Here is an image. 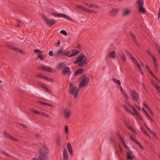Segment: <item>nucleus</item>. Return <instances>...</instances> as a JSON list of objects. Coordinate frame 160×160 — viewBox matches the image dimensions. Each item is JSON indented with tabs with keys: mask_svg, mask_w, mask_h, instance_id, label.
Returning <instances> with one entry per match:
<instances>
[{
	"mask_svg": "<svg viewBox=\"0 0 160 160\" xmlns=\"http://www.w3.org/2000/svg\"><path fill=\"white\" fill-rule=\"evenodd\" d=\"M63 159L64 160H68V155L67 151L66 149L63 150Z\"/></svg>",
	"mask_w": 160,
	"mask_h": 160,
	"instance_id": "nucleus-20",
	"label": "nucleus"
},
{
	"mask_svg": "<svg viewBox=\"0 0 160 160\" xmlns=\"http://www.w3.org/2000/svg\"><path fill=\"white\" fill-rule=\"evenodd\" d=\"M129 138L131 140L134 142L136 143V144L137 143V142H138L134 138L133 136H130Z\"/></svg>",
	"mask_w": 160,
	"mask_h": 160,
	"instance_id": "nucleus-30",
	"label": "nucleus"
},
{
	"mask_svg": "<svg viewBox=\"0 0 160 160\" xmlns=\"http://www.w3.org/2000/svg\"><path fill=\"white\" fill-rule=\"evenodd\" d=\"M38 58H39L41 60H42L45 58V55L44 54H39L38 57Z\"/></svg>",
	"mask_w": 160,
	"mask_h": 160,
	"instance_id": "nucleus-29",
	"label": "nucleus"
},
{
	"mask_svg": "<svg viewBox=\"0 0 160 160\" xmlns=\"http://www.w3.org/2000/svg\"><path fill=\"white\" fill-rule=\"evenodd\" d=\"M142 110L145 113L146 116L148 114L147 111L144 109L143 108H142Z\"/></svg>",
	"mask_w": 160,
	"mask_h": 160,
	"instance_id": "nucleus-53",
	"label": "nucleus"
},
{
	"mask_svg": "<svg viewBox=\"0 0 160 160\" xmlns=\"http://www.w3.org/2000/svg\"><path fill=\"white\" fill-rule=\"evenodd\" d=\"M60 33L63 34V35L66 36L67 35V32L64 30H61L60 32Z\"/></svg>",
	"mask_w": 160,
	"mask_h": 160,
	"instance_id": "nucleus-37",
	"label": "nucleus"
},
{
	"mask_svg": "<svg viewBox=\"0 0 160 160\" xmlns=\"http://www.w3.org/2000/svg\"><path fill=\"white\" fill-rule=\"evenodd\" d=\"M32 112L35 113L36 114H40V113H41V112L38 111L36 110H33Z\"/></svg>",
	"mask_w": 160,
	"mask_h": 160,
	"instance_id": "nucleus-38",
	"label": "nucleus"
},
{
	"mask_svg": "<svg viewBox=\"0 0 160 160\" xmlns=\"http://www.w3.org/2000/svg\"><path fill=\"white\" fill-rule=\"evenodd\" d=\"M134 62V64L136 66H137L138 67V68H139V67L140 66V65L138 63V62H137V60L135 61Z\"/></svg>",
	"mask_w": 160,
	"mask_h": 160,
	"instance_id": "nucleus-45",
	"label": "nucleus"
},
{
	"mask_svg": "<svg viewBox=\"0 0 160 160\" xmlns=\"http://www.w3.org/2000/svg\"><path fill=\"white\" fill-rule=\"evenodd\" d=\"M57 16L58 17L64 18L67 20H71L72 19L69 17L68 16L63 13H60L57 14Z\"/></svg>",
	"mask_w": 160,
	"mask_h": 160,
	"instance_id": "nucleus-15",
	"label": "nucleus"
},
{
	"mask_svg": "<svg viewBox=\"0 0 160 160\" xmlns=\"http://www.w3.org/2000/svg\"><path fill=\"white\" fill-rule=\"evenodd\" d=\"M148 53L150 56L152 58L153 57H155L153 55L152 53L148 50H147L146 51Z\"/></svg>",
	"mask_w": 160,
	"mask_h": 160,
	"instance_id": "nucleus-36",
	"label": "nucleus"
},
{
	"mask_svg": "<svg viewBox=\"0 0 160 160\" xmlns=\"http://www.w3.org/2000/svg\"><path fill=\"white\" fill-rule=\"evenodd\" d=\"M130 11L128 8H125L122 11V15L123 16H126L129 14Z\"/></svg>",
	"mask_w": 160,
	"mask_h": 160,
	"instance_id": "nucleus-17",
	"label": "nucleus"
},
{
	"mask_svg": "<svg viewBox=\"0 0 160 160\" xmlns=\"http://www.w3.org/2000/svg\"><path fill=\"white\" fill-rule=\"evenodd\" d=\"M48 150L47 146H43L41 149L38 160H47L48 159Z\"/></svg>",
	"mask_w": 160,
	"mask_h": 160,
	"instance_id": "nucleus-2",
	"label": "nucleus"
},
{
	"mask_svg": "<svg viewBox=\"0 0 160 160\" xmlns=\"http://www.w3.org/2000/svg\"><path fill=\"white\" fill-rule=\"evenodd\" d=\"M151 84L155 87L158 85L157 83L156 82H154L153 80H151Z\"/></svg>",
	"mask_w": 160,
	"mask_h": 160,
	"instance_id": "nucleus-34",
	"label": "nucleus"
},
{
	"mask_svg": "<svg viewBox=\"0 0 160 160\" xmlns=\"http://www.w3.org/2000/svg\"><path fill=\"white\" fill-rule=\"evenodd\" d=\"M47 105H48L49 106H50V107H53V108H54L55 107L54 106L52 105V104H49L48 103H47Z\"/></svg>",
	"mask_w": 160,
	"mask_h": 160,
	"instance_id": "nucleus-59",
	"label": "nucleus"
},
{
	"mask_svg": "<svg viewBox=\"0 0 160 160\" xmlns=\"http://www.w3.org/2000/svg\"><path fill=\"white\" fill-rule=\"evenodd\" d=\"M123 94L124 97L126 98V99H128V97L127 95L124 92L122 93Z\"/></svg>",
	"mask_w": 160,
	"mask_h": 160,
	"instance_id": "nucleus-57",
	"label": "nucleus"
},
{
	"mask_svg": "<svg viewBox=\"0 0 160 160\" xmlns=\"http://www.w3.org/2000/svg\"><path fill=\"white\" fill-rule=\"evenodd\" d=\"M94 6H95V5L91 4L89 5L88 6V7H90V8H92V7H94Z\"/></svg>",
	"mask_w": 160,
	"mask_h": 160,
	"instance_id": "nucleus-61",
	"label": "nucleus"
},
{
	"mask_svg": "<svg viewBox=\"0 0 160 160\" xmlns=\"http://www.w3.org/2000/svg\"><path fill=\"white\" fill-rule=\"evenodd\" d=\"M146 116L148 118V119L149 120H150V121H153L152 119V118H151V117L149 116V114L148 115H147Z\"/></svg>",
	"mask_w": 160,
	"mask_h": 160,
	"instance_id": "nucleus-55",
	"label": "nucleus"
},
{
	"mask_svg": "<svg viewBox=\"0 0 160 160\" xmlns=\"http://www.w3.org/2000/svg\"><path fill=\"white\" fill-rule=\"evenodd\" d=\"M44 78L47 80V81H51V82H53L54 81V80L53 79H52V78H49L48 77H47L46 76H45L44 77Z\"/></svg>",
	"mask_w": 160,
	"mask_h": 160,
	"instance_id": "nucleus-32",
	"label": "nucleus"
},
{
	"mask_svg": "<svg viewBox=\"0 0 160 160\" xmlns=\"http://www.w3.org/2000/svg\"><path fill=\"white\" fill-rule=\"evenodd\" d=\"M56 140L57 144L59 145H61V142L60 137L59 136H57Z\"/></svg>",
	"mask_w": 160,
	"mask_h": 160,
	"instance_id": "nucleus-25",
	"label": "nucleus"
},
{
	"mask_svg": "<svg viewBox=\"0 0 160 160\" xmlns=\"http://www.w3.org/2000/svg\"><path fill=\"white\" fill-rule=\"evenodd\" d=\"M145 127L147 128L149 131L150 133L153 136H155L156 135V134L153 131H152L150 128L148 127L147 126H146Z\"/></svg>",
	"mask_w": 160,
	"mask_h": 160,
	"instance_id": "nucleus-28",
	"label": "nucleus"
},
{
	"mask_svg": "<svg viewBox=\"0 0 160 160\" xmlns=\"http://www.w3.org/2000/svg\"><path fill=\"white\" fill-rule=\"evenodd\" d=\"M62 73L64 75L68 74L69 77L71 74V71L69 67H66L62 70Z\"/></svg>",
	"mask_w": 160,
	"mask_h": 160,
	"instance_id": "nucleus-7",
	"label": "nucleus"
},
{
	"mask_svg": "<svg viewBox=\"0 0 160 160\" xmlns=\"http://www.w3.org/2000/svg\"><path fill=\"white\" fill-rule=\"evenodd\" d=\"M75 7L78 8H80L82 10V9H83V8L84 7L83 6H80L78 4H77L75 5Z\"/></svg>",
	"mask_w": 160,
	"mask_h": 160,
	"instance_id": "nucleus-40",
	"label": "nucleus"
},
{
	"mask_svg": "<svg viewBox=\"0 0 160 160\" xmlns=\"http://www.w3.org/2000/svg\"><path fill=\"white\" fill-rule=\"evenodd\" d=\"M49 55L50 56H52L53 55V53L52 51H50L49 52Z\"/></svg>",
	"mask_w": 160,
	"mask_h": 160,
	"instance_id": "nucleus-60",
	"label": "nucleus"
},
{
	"mask_svg": "<svg viewBox=\"0 0 160 160\" xmlns=\"http://www.w3.org/2000/svg\"><path fill=\"white\" fill-rule=\"evenodd\" d=\"M63 117L66 119H69L71 116V112L70 110L67 108H63Z\"/></svg>",
	"mask_w": 160,
	"mask_h": 160,
	"instance_id": "nucleus-6",
	"label": "nucleus"
},
{
	"mask_svg": "<svg viewBox=\"0 0 160 160\" xmlns=\"http://www.w3.org/2000/svg\"><path fill=\"white\" fill-rule=\"evenodd\" d=\"M19 125L23 127L24 128H28V127L27 126H26V125H24L23 124H19Z\"/></svg>",
	"mask_w": 160,
	"mask_h": 160,
	"instance_id": "nucleus-56",
	"label": "nucleus"
},
{
	"mask_svg": "<svg viewBox=\"0 0 160 160\" xmlns=\"http://www.w3.org/2000/svg\"><path fill=\"white\" fill-rule=\"evenodd\" d=\"M87 59V56L85 55L82 54L78 57L74 63V64L78 63L79 66L82 67L88 63Z\"/></svg>",
	"mask_w": 160,
	"mask_h": 160,
	"instance_id": "nucleus-1",
	"label": "nucleus"
},
{
	"mask_svg": "<svg viewBox=\"0 0 160 160\" xmlns=\"http://www.w3.org/2000/svg\"><path fill=\"white\" fill-rule=\"evenodd\" d=\"M115 52L113 51L109 55V57L112 58H114L115 57Z\"/></svg>",
	"mask_w": 160,
	"mask_h": 160,
	"instance_id": "nucleus-24",
	"label": "nucleus"
},
{
	"mask_svg": "<svg viewBox=\"0 0 160 160\" xmlns=\"http://www.w3.org/2000/svg\"><path fill=\"white\" fill-rule=\"evenodd\" d=\"M154 43L155 44L156 48L158 50V49H160L159 46L158 44L157 43H156L155 42H154Z\"/></svg>",
	"mask_w": 160,
	"mask_h": 160,
	"instance_id": "nucleus-46",
	"label": "nucleus"
},
{
	"mask_svg": "<svg viewBox=\"0 0 160 160\" xmlns=\"http://www.w3.org/2000/svg\"><path fill=\"white\" fill-rule=\"evenodd\" d=\"M81 89L79 88V87L78 88L76 87H74L71 89L70 93L73 95L74 98H76L77 97L78 92Z\"/></svg>",
	"mask_w": 160,
	"mask_h": 160,
	"instance_id": "nucleus-5",
	"label": "nucleus"
},
{
	"mask_svg": "<svg viewBox=\"0 0 160 160\" xmlns=\"http://www.w3.org/2000/svg\"><path fill=\"white\" fill-rule=\"evenodd\" d=\"M38 102L41 104H42L44 105H47V103L41 101H39Z\"/></svg>",
	"mask_w": 160,
	"mask_h": 160,
	"instance_id": "nucleus-50",
	"label": "nucleus"
},
{
	"mask_svg": "<svg viewBox=\"0 0 160 160\" xmlns=\"http://www.w3.org/2000/svg\"><path fill=\"white\" fill-rule=\"evenodd\" d=\"M41 18L45 22L46 24L49 26H51L53 25L55 22V21L53 19H49L47 18L46 16L44 14L41 15Z\"/></svg>",
	"mask_w": 160,
	"mask_h": 160,
	"instance_id": "nucleus-4",
	"label": "nucleus"
},
{
	"mask_svg": "<svg viewBox=\"0 0 160 160\" xmlns=\"http://www.w3.org/2000/svg\"><path fill=\"white\" fill-rule=\"evenodd\" d=\"M154 78L156 79V80L160 84V80H159L155 76H154Z\"/></svg>",
	"mask_w": 160,
	"mask_h": 160,
	"instance_id": "nucleus-62",
	"label": "nucleus"
},
{
	"mask_svg": "<svg viewBox=\"0 0 160 160\" xmlns=\"http://www.w3.org/2000/svg\"><path fill=\"white\" fill-rule=\"evenodd\" d=\"M134 114L136 115L137 116L139 114L138 112H137V111L136 110H135V111H134Z\"/></svg>",
	"mask_w": 160,
	"mask_h": 160,
	"instance_id": "nucleus-58",
	"label": "nucleus"
},
{
	"mask_svg": "<svg viewBox=\"0 0 160 160\" xmlns=\"http://www.w3.org/2000/svg\"><path fill=\"white\" fill-rule=\"evenodd\" d=\"M82 10L86 12H88V11H89L88 9L84 7Z\"/></svg>",
	"mask_w": 160,
	"mask_h": 160,
	"instance_id": "nucleus-51",
	"label": "nucleus"
},
{
	"mask_svg": "<svg viewBox=\"0 0 160 160\" xmlns=\"http://www.w3.org/2000/svg\"><path fill=\"white\" fill-rule=\"evenodd\" d=\"M118 135L119 139L121 141V143L123 144L125 148L126 149H128V148L126 145L125 142L119 133H118Z\"/></svg>",
	"mask_w": 160,
	"mask_h": 160,
	"instance_id": "nucleus-12",
	"label": "nucleus"
},
{
	"mask_svg": "<svg viewBox=\"0 0 160 160\" xmlns=\"http://www.w3.org/2000/svg\"><path fill=\"white\" fill-rule=\"evenodd\" d=\"M132 152L131 151L126 152V158L128 160H131L133 158V157L131 155Z\"/></svg>",
	"mask_w": 160,
	"mask_h": 160,
	"instance_id": "nucleus-16",
	"label": "nucleus"
},
{
	"mask_svg": "<svg viewBox=\"0 0 160 160\" xmlns=\"http://www.w3.org/2000/svg\"><path fill=\"white\" fill-rule=\"evenodd\" d=\"M143 1L142 0H138L137 2V5L138 6L140 7L143 6Z\"/></svg>",
	"mask_w": 160,
	"mask_h": 160,
	"instance_id": "nucleus-26",
	"label": "nucleus"
},
{
	"mask_svg": "<svg viewBox=\"0 0 160 160\" xmlns=\"http://www.w3.org/2000/svg\"><path fill=\"white\" fill-rule=\"evenodd\" d=\"M34 52H35V53H41L42 52L39 50H38V49H35V50H34Z\"/></svg>",
	"mask_w": 160,
	"mask_h": 160,
	"instance_id": "nucleus-47",
	"label": "nucleus"
},
{
	"mask_svg": "<svg viewBox=\"0 0 160 160\" xmlns=\"http://www.w3.org/2000/svg\"><path fill=\"white\" fill-rule=\"evenodd\" d=\"M131 93L132 99L134 100H137L138 99V95L133 90L131 91Z\"/></svg>",
	"mask_w": 160,
	"mask_h": 160,
	"instance_id": "nucleus-11",
	"label": "nucleus"
},
{
	"mask_svg": "<svg viewBox=\"0 0 160 160\" xmlns=\"http://www.w3.org/2000/svg\"><path fill=\"white\" fill-rule=\"evenodd\" d=\"M39 69H42L46 72H55V70L51 68L48 67L46 66H42L39 67Z\"/></svg>",
	"mask_w": 160,
	"mask_h": 160,
	"instance_id": "nucleus-9",
	"label": "nucleus"
},
{
	"mask_svg": "<svg viewBox=\"0 0 160 160\" xmlns=\"http://www.w3.org/2000/svg\"><path fill=\"white\" fill-rule=\"evenodd\" d=\"M112 80H113L114 82H115V83H117L119 86H120L121 82H120V81L119 80H117L115 78H113L112 79Z\"/></svg>",
	"mask_w": 160,
	"mask_h": 160,
	"instance_id": "nucleus-27",
	"label": "nucleus"
},
{
	"mask_svg": "<svg viewBox=\"0 0 160 160\" xmlns=\"http://www.w3.org/2000/svg\"><path fill=\"white\" fill-rule=\"evenodd\" d=\"M153 60V64L155 66V68L157 69L158 66V62L156 59V58L154 57H153L152 58Z\"/></svg>",
	"mask_w": 160,
	"mask_h": 160,
	"instance_id": "nucleus-21",
	"label": "nucleus"
},
{
	"mask_svg": "<svg viewBox=\"0 0 160 160\" xmlns=\"http://www.w3.org/2000/svg\"><path fill=\"white\" fill-rule=\"evenodd\" d=\"M119 9L118 8H112L110 12V14L112 16H114L117 14H118Z\"/></svg>",
	"mask_w": 160,
	"mask_h": 160,
	"instance_id": "nucleus-13",
	"label": "nucleus"
},
{
	"mask_svg": "<svg viewBox=\"0 0 160 160\" xmlns=\"http://www.w3.org/2000/svg\"><path fill=\"white\" fill-rule=\"evenodd\" d=\"M83 71L84 70L82 68H80L77 70L76 72H75L74 74L75 76L77 75L78 74L82 73L83 72Z\"/></svg>",
	"mask_w": 160,
	"mask_h": 160,
	"instance_id": "nucleus-23",
	"label": "nucleus"
},
{
	"mask_svg": "<svg viewBox=\"0 0 160 160\" xmlns=\"http://www.w3.org/2000/svg\"><path fill=\"white\" fill-rule=\"evenodd\" d=\"M128 128L132 132H135V130L133 128L129 126L128 127Z\"/></svg>",
	"mask_w": 160,
	"mask_h": 160,
	"instance_id": "nucleus-43",
	"label": "nucleus"
},
{
	"mask_svg": "<svg viewBox=\"0 0 160 160\" xmlns=\"http://www.w3.org/2000/svg\"><path fill=\"white\" fill-rule=\"evenodd\" d=\"M65 133L67 134L68 131V127L67 126L65 125Z\"/></svg>",
	"mask_w": 160,
	"mask_h": 160,
	"instance_id": "nucleus-49",
	"label": "nucleus"
},
{
	"mask_svg": "<svg viewBox=\"0 0 160 160\" xmlns=\"http://www.w3.org/2000/svg\"><path fill=\"white\" fill-rule=\"evenodd\" d=\"M9 138L13 141H18V139L17 138H15L10 135L9 136Z\"/></svg>",
	"mask_w": 160,
	"mask_h": 160,
	"instance_id": "nucleus-33",
	"label": "nucleus"
},
{
	"mask_svg": "<svg viewBox=\"0 0 160 160\" xmlns=\"http://www.w3.org/2000/svg\"><path fill=\"white\" fill-rule=\"evenodd\" d=\"M146 69L147 70L149 73L150 72V71H151L148 65H146L145 67Z\"/></svg>",
	"mask_w": 160,
	"mask_h": 160,
	"instance_id": "nucleus-52",
	"label": "nucleus"
},
{
	"mask_svg": "<svg viewBox=\"0 0 160 160\" xmlns=\"http://www.w3.org/2000/svg\"><path fill=\"white\" fill-rule=\"evenodd\" d=\"M79 52V51L75 49L72 50L71 51H68L67 52V56L70 57L75 56Z\"/></svg>",
	"mask_w": 160,
	"mask_h": 160,
	"instance_id": "nucleus-8",
	"label": "nucleus"
},
{
	"mask_svg": "<svg viewBox=\"0 0 160 160\" xmlns=\"http://www.w3.org/2000/svg\"><path fill=\"white\" fill-rule=\"evenodd\" d=\"M62 55L67 56V52H65L63 51Z\"/></svg>",
	"mask_w": 160,
	"mask_h": 160,
	"instance_id": "nucleus-63",
	"label": "nucleus"
},
{
	"mask_svg": "<svg viewBox=\"0 0 160 160\" xmlns=\"http://www.w3.org/2000/svg\"><path fill=\"white\" fill-rule=\"evenodd\" d=\"M142 131L143 132V133L144 134H145L146 136H149V134L146 131V130L143 129L142 130Z\"/></svg>",
	"mask_w": 160,
	"mask_h": 160,
	"instance_id": "nucleus-39",
	"label": "nucleus"
},
{
	"mask_svg": "<svg viewBox=\"0 0 160 160\" xmlns=\"http://www.w3.org/2000/svg\"><path fill=\"white\" fill-rule=\"evenodd\" d=\"M1 153L4 155L7 156L8 157L10 156V155L4 151H2Z\"/></svg>",
	"mask_w": 160,
	"mask_h": 160,
	"instance_id": "nucleus-35",
	"label": "nucleus"
},
{
	"mask_svg": "<svg viewBox=\"0 0 160 160\" xmlns=\"http://www.w3.org/2000/svg\"><path fill=\"white\" fill-rule=\"evenodd\" d=\"M137 145H138L140 148L142 149L143 148L142 145H141V144L138 142H137V143H136Z\"/></svg>",
	"mask_w": 160,
	"mask_h": 160,
	"instance_id": "nucleus-48",
	"label": "nucleus"
},
{
	"mask_svg": "<svg viewBox=\"0 0 160 160\" xmlns=\"http://www.w3.org/2000/svg\"><path fill=\"white\" fill-rule=\"evenodd\" d=\"M123 106L127 111L128 112L131 114H133V113L132 111H131L130 110H129L127 108V107L126 105H123Z\"/></svg>",
	"mask_w": 160,
	"mask_h": 160,
	"instance_id": "nucleus-31",
	"label": "nucleus"
},
{
	"mask_svg": "<svg viewBox=\"0 0 160 160\" xmlns=\"http://www.w3.org/2000/svg\"><path fill=\"white\" fill-rule=\"evenodd\" d=\"M63 49L61 48L59 50H58V54H60L61 55H62V53L63 52Z\"/></svg>",
	"mask_w": 160,
	"mask_h": 160,
	"instance_id": "nucleus-41",
	"label": "nucleus"
},
{
	"mask_svg": "<svg viewBox=\"0 0 160 160\" xmlns=\"http://www.w3.org/2000/svg\"><path fill=\"white\" fill-rule=\"evenodd\" d=\"M127 55L131 58L133 57L132 54L130 52L127 54Z\"/></svg>",
	"mask_w": 160,
	"mask_h": 160,
	"instance_id": "nucleus-54",
	"label": "nucleus"
},
{
	"mask_svg": "<svg viewBox=\"0 0 160 160\" xmlns=\"http://www.w3.org/2000/svg\"><path fill=\"white\" fill-rule=\"evenodd\" d=\"M118 54L120 57L122 58L123 62H124L126 61L127 59V57L125 53L122 50H121L118 52Z\"/></svg>",
	"mask_w": 160,
	"mask_h": 160,
	"instance_id": "nucleus-10",
	"label": "nucleus"
},
{
	"mask_svg": "<svg viewBox=\"0 0 160 160\" xmlns=\"http://www.w3.org/2000/svg\"><path fill=\"white\" fill-rule=\"evenodd\" d=\"M38 85L43 89H45V91L48 93H49L50 92V90L46 86L44 85L40 82L38 83Z\"/></svg>",
	"mask_w": 160,
	"mask_h": 160,
	"instance_id": "nucleus-18",
	"label": "nucleus"
},
{
	"mask_svg": "<svg viewBox=\"0 0 160 160\" xmlns=\"http://www.w3.org/2000/svg\"><path fill=\"white\" fill-rule=\"evenodd\" d=\"M66 65L64 62H62L59 63L58 68H59V69H61L66 67Z\"/></svg>",
	"mask_w": 160,
	"mask_h": 160,
	"instance_id": "nucleus-19",
	"label": "nucleus"
},
{
	"mask_svg": "<svg viewBox=\"0 0 160 160\" xmlns=\"http://www.w3.org/2000/svg\"><path fill=\"white\" fill-rule=\"evenodd\" d=\"M67 148L70 155L72 156L73 154V150L72 146L70 143H68L67 144Z\"/></svg>",
	"mask_w": 160,
	"mask_h": 160,
	"instance_id": "nucleus-14",
	"label": "nucleus"
},
{
	"mask_svg": "<svg viewBox=\"0 0 160 160\" xmlns=\"http://www.w3.org/2000/svg\"><path fill=\"white\" fill-rule=\"evenodd\" d=\"M40 114L42 116H44L47 117H48V115L47 114L45 113V112H41V113H40Z\"/></svg>",
	"mask_w": 160,
	"mask_h": 160,
	"instance_id": "nucleus-42",
	"label": "nucleus"
},
{
	"mask_svg": "<svg viewBox=\"0 0 160 160\" xmlns=\"http://www.w3.org/2000/svg\"><path fill=\"white\" fill-rule=\"evenodd\" d=\"M86 75L84 74L82 77V79L79 84V86L80 88H83L89 82V79L88 78L86 77Z\"/></svg>",
	"mask_w": 160,
	"mask_h": 160,
	"instance_id": "nucleus-3",
	"label": "nucleus"
},
{
	"mask_svg": "<svg viewBox=\"0 0 160 160\" xmlns=\"http://www.w3.org/2000/svg\"><path fill=\"white\" fill-rule=\"evenodd\" d=\"M138 8V11L139 12H141L142 13H145L146 12L145 9L143 7V6H141L140 7H139Z\"/></svg>",
	"mask_w": 160,
	"mask_h": 160,
	"instance_id": "nucleus-22",
	"label": "nucleus"
},
{
	"mask_svg": "<svg viewBox=\"0 0 160 160\" xmlns=\"http://www.w3.org/2000/svg\"><path fill=\"white\" fill-rule=\"evenodd\" d=\"M137 116L139 119H140L141 120H142V117L139 114Z\"/></svg>",
	"mask_w": 160,
	"mask_h": 160,
	"instance_id": "nucleus-64",
	"label": "nucleus"
},
{
	"mask_svg": "<svg viewBox=\"0 0 160 160\" xmlns=\"http://www.w3.org/2000/svg\"><path fill=\"white\" fill-rule=\"evenodd\" d=\"M140 84H141V86H142V88H143V89H144L145 91H146V87H145L144 83H143V82H142V83H140Z\"/></svg>",
	"mask_w": 160,
	"mask_h": 160,
	"instance_id": "nucleus-44",
	"label": "nucleus"
}]
</instances>
